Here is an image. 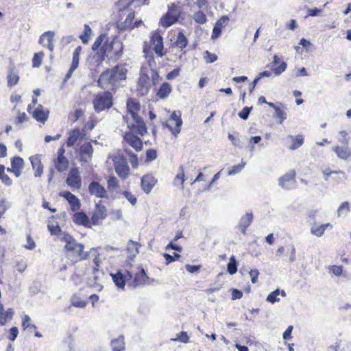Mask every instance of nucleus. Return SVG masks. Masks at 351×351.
Returning <instances> with one entry per match:
<instances>
[{"mask_svg":"<svg viewBox=\"0 0 351 351\" xmlns=\"http://www.w3.org/2000/svg\"><path fill=\"white\" fill-rule=\"evenodd\" d=\"M333 151L342 160H347L351 156V148L348 146H336L333 147Z\"/></svg>","mask_w":351,"mask_h":351,"instance_id":"2f4dec72","label":"nucleus"},{"mask_svg":"<svg viewBox=\"0 0 351 351\" xmlns=\"http://www.w3.org/2000/svg\"><path fill=\"white\" fill-rule=\"evenodd\" d=\"M271 70L275 75L278 76L281 75L287 69V64L284 61H280V58L275 54L274 60L271 62Z\"/></svg>","mask_w":351,"mask_h":351,"instance_id":"6ab92c4d","label":"nucleus"},{"mask_svg":"<svg viewBox=\"0 0 351 351\" xmlns=\"http://www.w3.org/2000/svg\"><path fill=\"white\" fill-rule=\"evenodd\" d=\"M91 35H92V29H91L90 27L88 25L85 24L84 26V31L82 32V34H80L79 38L81 40V41L84 44H85L89 41Z\"/></svg>","mask_w":351,"mask_h":351,"instance_id":"a19ab883","label":"nucleus"},{"mask_svg":"<svg viewBox=\"0 0 351 351\" xmlns=\"http://www.w3.org/2000/svg\"><path fill=\"white\" fill-rule=\"evenodd\" d=\"M127 108L132 119V122L128 123V128L141 136H144L147 131L144 121L137 114L140 110L139 102L134 99H129L127 101Z\"/></svg>","mask_w":351,"mask_h":351,"instance_id":"20e7f679","label":"nucleus"},{"mask_svg":"<svg viewBox=\"0 0 351 351\" xmlns=\"http://www.w3.org/2000/svg\"><path fill=\"white\" fill-rule=\"evenodd\" d=\"M229 21V18L227 16H223L221 17L215 23V26L219 27V29H222L224 27Z\"/></svg>","mask_w":351,"mask_h":351,"instance_id":"338daca9","label":"nucleus"},{"mask_svg":"<svg viewBox=\"0 0 351 351\" xmlns=\"http://www.w3.org/2000/svg\"><path fill=\"white\" fill-rule=\"evenodd\" d=\"M72 219L76 225L82 226L85 228H91L93 226L91 219L84 212H75Z\"/></svg>","mask_w":351,"mask_h":351,"instance_id":"f3484780","label":"nucleus"},{"mask_svg":"<svg viewBox=\"0 0 351 351\" xmlns=\"http://www.w3.org/2000/svg\"><path fill=\"white\" fill-rule=\"evenodd\" d=\"M65 149L64 146H61L58 150V156L53 161V165L56 170L59 172L66 171L69 166V160L65 157Z\"/></svg>","mask_w":351,"mask_h":351,"instance_id":"f8f14e48","label":"nucleus"},{"mask_svg":"<svg viewBox=\"0 0 351 351\" xmlns=\"http://www.w3.org/2000/svg\"><path fill=\"white\" fill-rule=\"evenodd\" d=\"M180 16V11L177 5L172 3L169 6L167 12L160 19V25L163 27H169L174 24Z\"/></svg>","mask_w":351,"mask_h":351,"instance_id":"6e6552de","label":"nucleus"},{"mask_svg":"<svg viewBox=\"0 0 351 351\" xmlns=\"http://www.w3.org/2000/svg\"><path fill=\"white\" fill-rule=\"evenodd\" d=\"M125 198L132 206H135L137 202L136 197L130 191H124L123 192L116 191L112 195V199H123Z\"/></svg>","mask_w":351,"mask_h":351,"instance_id":"a878e982","label":"nucleus"},{"mask_svg":"<svg viewBox=\"0 0 351 351\" xmlns=\"http://www.w3.org/2000/svg\"><path fill=\"white\" fill-rule=\"evenodd\" d=\"M171 90V85L169 83L165 82L160 86L157 93V95L160 99H165L170 94Z\"/></svg>","mask_w":351,"mask_h":351,"instance_id":"4c0bfd02","label":"nucleus"},{"mask_svg":"<svg viewBox=\"0 0 351 351\" xmlns=\"http://www.w3.org/2000/svg\"><path fill=\"white\" fill-rule=\"evenodd\" d=\"M93 106L97 112L110 108V91L106 90L104 93L96 95L94 97Z\"/></svg>","mask_w":351,"mask_h":351,"instance_id":"9d476101","label":"nucleus"},{"mask_svg":"<svg viewBox=\"0 0 351 351\" xmlns=\"http://www.w3.org/2000/svg\"><path fill=\"white\" fill-rule=\"evenodd\" d=\"M18 334H19V330H18V328H17V327H16V326H13V327H12V328L10 329L9 335H8V339H9V340H10L11 341H14L15 340V339L17 337Z\"/></svg>","mask_w":351,"mask_h":351,"instance_id":"774afa93","label":"nucleus"},{"mask_svg":"<svg viewBox=\"0 0 351 351\" xmlns=\"http://www.w3.org/2000/svg\"><path fill=\"white\" fill-rule=\"evenodd\" d=\"M204 58L207 64H210L215 62L218 57L216 54L211 53L208 51H206L204 52Z\"/></svg>","mask_w":351,"mask_h":351,"instance_id":"13d9d810","label":"nucleus"},{"mask_svg":"<svg viewBox=\"0 0 351 351\" xmlns=\"http://www.w3.org/2000/svg\"><path fill=\"white\" fill-rule=\"evenodd\" d=\"M27 117L25 112H18L16 117L14 119V123L16 125L23 123L27 121Z\"/></svg>","mask_w":351,"mask_h":351,"instance_id":"bf43d9fd","label":"nucleus"},{"mask_svg":"<svg viewBox=\"0 0 351 351\" xmlns=\"http://www.w3.org/2000/svg\"><path fill=\"white\" fill-rule=\"evenodd\" d=\"M43 57L44 53L43 51L35 53L32 58V66L39 67L42 64Z\"/></svg>","mask_w":351,"mask_h":351,"instance_id":"603ef678","label":"nucleus"},{"mask_svg":"<svg viewBox=\"0 0 351 351\" xmlns=\"http://www.w3.org/2000/svg\"><path fill=\"white\" fill-rule=\"evenodd\" d=\"M19 82V75L14 67L10 68L7 75L8 86L11 88Z\"/></svg>","mask_w":351,"mask_h":351,"instance_id":"7c9ffc66","label":"nucleus"},{"mask_svg":"<svg viewBox=\"0 0 351 351\" xmlns=\"http://www.w3.org/2000/svg\"><path fill=\"white\" fill-rule=\"evenodd\" d=\"M93 150V147L90 143H84L80 148L82 156L83 157L86 155L88 158H90L92 156Z\"/></svg>","mask_w":351,"mask_h":351,"instance_id":"3c124183","label":"nucleus"},{"mask_svg":"<svg viewBox=\"0 0 351 351\" xmlns=\"http://www.w3.org/2000/svg\"><path fill=\"white\" fill-rule=\"evenodd\" d=\"M5 166L0 165V180L6 186H10L12 184V180L10 176L5 173Z\"/></svg>","mask_w":351,"mask_h":351,"instance_id":"a18cd8bd","label":"nucleus"},{"mask_svg":"<svg viewBox=\"0 0 351 351\" xmlns=\"http://www.w3.org/2000/svg\"><path fill=\"white\" fill-rule=\"evenodd\" d=\"M47 228L52 235H59L62 231L58 223L48 224Z\"/></svg>","mask_w":351,"mask_h":351,"instance_id":"6e6d98bb","label":"nucleus"},{"mask_svg":"<svg viewBox=\"0 0 351 351\" xmlns=\"http://www.w3.org/2000/svg\"><path fill=\"white\" fill-rule=\"evenodd\" d=\"M280 294V290L278 289H276L275 291L270 293L267 297L266 300L271 304H274L276 302L280 301V298H278V296Z\"/></svg>","mask_w":351,"mask_h":351,"instance_id":"864d4df0","label":"nucleus"},{"mask_svg":"<svg viewBox=\"0 0 351 351\" xmlns=\"http://www.w3.org/2000/svg\"><path fill=\"white\" fill-rule=\"evenodd\" d=\"M21 326L24 330L27 329L36 330L37 329L36 326L31 323V318L27 315H24L22 317Z\"/></svg>","mask_w":351,"mask_h":351,"instance_id":"79ce46f5","label":"nucleus"},{"mask_svg":"<svg viewBox=\"0 0 351 351\" xmlns=\"http://www.w3.org/2000/svg\"><path fill=\"white\" fill-rule=\"evenodd\" d=\"M252 221L253 213L252 212L246 213L245 215L241 218L238 228L243 234H246L247 228L252 223Z\"/></svg>","mask_w":351,"mask_h":351,"instance_id":"5701e85b","label":"nucleus"},{"mask_svg":"<svg viewBox=\"0 0 351 351\" xmlns=\"http://www.w3.org/2000/svg\"><path fill=\"white\" fill-rule=\"evenodd\" d=\"M66 182L73 189H80L81 188L82 178L78 168L73 167L70 169Z\"/></svg>","mask_w":351,"mask_h":351,"instance_id":"9b49d317","label":"nucleus"},{"mask_svg":"<svg viewBox=\"0 0 351 351\" xmlns=\"http://www.w3.org/2000/svg\"><path fill=\"white\" fill-rule=\"evenodd\" d=\"M151 44H163V39L158 31L152 33Z\"/></svg>","mask_w":351,"mask_h":351,"instance_id":"5fc2aeb1","label":"nucleus"},{"mask_svg":"<svg viewBox=\"0 0 351 351\" xmlns=\"http://www.w3.org/2000/svg\"><path fill=\"white\" fill-rule=\"evenodd\" d=\"M14 311L8 308L5 311L3 304H0V325L4 326L12 319Z\"/></svg>","mask_w":351,"mask_h":351,"instance_id":"c756f323","label":"nucleus"},{"mask_svg":"<svg viewBox=\"0 0 351 351\" xmlns=\"http://www.w3.org/2000/svg\"><path fill=\"white\" fill-rule=\"evenodd\" d=\"M60 196L66 199L71 206L73 211L78 210L80 208V202L79 199L70 191H65L60 193Z\"/></svg>","mask_w":351,"mask_h":351,"instance_id":"412c9836","label":"nucleus"},{"mask_svg":"<svg viewBox=\"0 0 351 351\" xmlns=\"http://www.w3.org/2000/svg\"><path fill=\"white\" fill-rule=\"evenodd\" d=\"M311 45H296L295 47V50L298 54H300L306 58L308 56L309 51H311Z\"/></svg>","mask_w":351,"mask_h":351,"instance_id":"09e8293b","label":"nucleus"},{"mask_svg":"<svg viewBox=\"0 0 351 351\" xmlns=\"http://www.w3.org/2000/svg\"><path fill=\"white\" fill-rule=\"evenodd\" d=\"M127 72L125 64H118L111 69V90L125 85Z\"/></svg>","mask_w":351,"mask_h":351,"instance_id":"423d86ee","label":"nucleus"},{"mask_svg":"<svg viewBox=\"0 0 351 351\" xmlns=\"http://www.w3.org/2000/svg\"><path fill=\"white\" fill-rule=\"evenodd\" d=\"M65 242L64 251L66 257L73 263L86 260L89 253L84 251V244L77 242L70 234L64 233L60 239Z\"/></svg>","mask_w":351,"mask_h":351,"instance_id":"f03ea898","label":"nucleus"},{"mask_svg":"<svg viewBox=\"0 0 351 351\" xmlns=\"http://www.w3.org/2000/svg\"><path fill=\"white\" fill-rule=\"evenodd\" d=\"M328 227L332 228L329 223L322 225L313 224L311 228V232L317 237H322Z\"/></svg>","mask_w":351,"mask_h":351,"instance_id":"c9c22d12","label":"nucleus"},{"mask_svg":"<svg viewBox=\"0 0 351 351\" xmlns=\"http://www.w3.org/2000/svg\"><path fill=\"white\" fill-rule=\"evenodd\" d=\"M81 52H82V47L80 45H79L73 52L71 65L70 69H69L68 72L65 75V77L64 79V80L65 82L71 78V75H73V71L78 67L79 60H80V54L81 53Z\"/></svg>","mask_w":351,"mask_h":351,"instance_id":"dca6fc26","label":"nucleus"},{"mask_svg":"<svg viewBox=\"0 0 351 351\" xmlns=\"http://www.w3.org/2000/svg\"><path fill=\"white\" fill-rule=\"evenodd\" d=\"M94 263L95 266L94 267H87L85 271L82 274V276L85 280L86 285L89 287L95 288L97 291H101L102 287L97 282L99 279V266L100 259L98 256H95L94 258Z\"/></svg>","mask_w":351,"mask_h":351,"instance_id":"39448f33","label":"nucleus"},{"mask_svg":"<svg viewBox=\"0 0 351 351\" xmlns=\"http://www.w3.org/2000/svg\"><path fill=\"white\" fill-rule=\"evenodd\" d=\"M165 126L169 128L172 134L176 137L180 132V128L182 125V120L181 119V112L180 110L174 111L168 122H166Z\"/></svg>","mask_w":351,"mask_h":351,"instance_id":"1a4fd4ad","label":"nucleus"},{"mask_svg":"<svg viewBox=\"0 0 351 351\" xmlns=\"http://www.w3.org/2000/svg\"><path fill=\"white\" fill-rule=\"evenodd\" d=\"M245 165H246V162L242 161L241 164L233 166L231 168V169L229 170L228 175L229 176H233V175H235V174L241 172V170L243 169V167H245Z\"/></svg>","mask_w":351,"mask_h":351,"instance_id":"052dcab7","label":"nucleus"},{"mask_svg":"<svg viewBox=\"0 0 351 351\" xmlns=\"http://www.w3.org/2000/svg\"><path fill=\"white\" fill-rule=\"evenodd\" d=\"M111 347L112 351L125 350V342L123 336H119L117 339L111 341Z\"/></svg>","mask_w":351,"mask_h":351,"instance_id":"e433bc0d","label":"nucleus"},{"mask_svg":"<svg viewBox=\"0 0 351 351\" xmlns=\"http://www.w3.org/2000/svg\"><path fill=\"white\" fill-rule=\"evenodd\" d=\"M81 136V132L79 129L76 128L71 131L69 136L67 138V145L71 147L73 146Z\"/></svg>","mask_w":351,"mask_h":351,"instance_id":"ea45409f","label":"nucleus"},{"mask_svg":"<svg viewBox=\"0 0 351 351\" xmlns=\"http://www.w3.org/2000/svg\"><path fill=\"white\" fill-rule=\"evenodd\" d=\"M11 167L7 168V171L14 173L19 178L22 173V171L25 166L24 160L20 156H14L10 159Z\"/></svg>","mask_w":351,"mask_h":351,"instance_id":"ddd939ff","label":"nucleus"},{"mask_svg":"<svg viewBox=\"0 0 351 351\" xmlns=\"http://www.w3.org/2000/svg\"><path fill=\"white\" fill-rule=\"evenodd\" d=\"M141 246V245L136 242L132 240H130L127 245V252L128 254V258L131 259L132 261L134 260V258L137 256V254L139 253V247Z\"/></svg>","mask_w":351,"mask_h":351,"instance_id":"c85d7f7f","label":"nucleus"},{"mask_svg":"<svg viewBox=\"0 0 351 351\" xmlns=\"http://www.w3.org/2000/svg\"><path fill=\"white\" fill-rule=\"evenodd\" d=\"M350 211V206L348 202H344L340 204L339 206L337 213V216L339 217L342 215H347Z\"/></svg>","mask_w":351,"mask_h":351,"instance_id":"49530a36","label":"nucleus"},{"mask_svg":"<svg viewBox=\"0 0 351 351\" xmlns=\"http://www.w3.org/2000/svg\"><path fill=\"white\" fill-rule=\"evenodd\" d=\"M252 110V106L247 107L245 106L243 108V110L239 112V117L243 120H247L249 117V114Z\"/></svg>","mask_w":351,"mask_h":351,"instance_id":"e2e57ef3","label":"nucleus"},{"mask_svg":"<svg viewBox=\"0 0 351 351\" xmlns=\"http://www.w3.org/2000/svg\"><path fill=\"white\" fill-rule=\"evenodd\" d=\"M98 86L103 89H106L110 86V71L109 69H106L103 72L97 81Z\"/></svg>","mask_w":351,"mask_h":351,"instance_id":"473e14b6","label":"nucleus"},{"mask_svg":"<svg viewBox=\"0 0 351 351\" xmlns=\"http://www.w3.org/2000/svg\"><path fill=\"white\" fill-rule=\"evenodd\" d=\"M85 298L86 295L82 297L79 293L73 294L71 299L72 306L77 308H84L87 304Z\"/></svg>","mask_w":351,"mask_h":351,"instance_id":"72a5a7b5","label":"nucleus"},{"mask_svg":"<svg viewBox=\"0 0 351 351\" xmlns=\"http://www.w3.org/2000/svg\"><path fill=\"white\" fill-rule=\"evenodd\" d=\"M291 138L293 140V144L289 147V149L291 150H295L299 148L304 143V138L301 135H298L295 137L291 136Z\"/></svg>","mask_w":351,"mask_h":351,"instance_id":"8fccbe9b","label":"nucleus"},{"mask_svg":"<svg viewBox=\"0 0 351 351\" xmlns=\"http://www.w3.org/2000/svg\"><path fill=\"white\" fill-rule=\"evenodd\" d=\"M29 160L32 164V167L34 170V176L36 177H40L43 172V165L41 162V160L38 155L32 156L29 158Z\"/></svg>","mask_w":351,"mask_h":351,"instance_id":"bb28decb","label":"nucleus"},{"mask_svg":"<svg viewBox=\"0 0 351 351\" xmlns=\"http://www.w3.org/2000/svg\"><path fill=\"white\" fill-rule=\"evenodd\" d=\"M49 111L45 110L42 105H38L34 110L32 117L38 122L44 123L49 117Z\"/></svg>","mask_w":351,"mask_h":351,"instance_id":"cd10ccee","label":"nucleus"},{"mask_svg":"<svg viewBox=\"0 0 351 351\" xmlns=\"http://www.w3.org/2000/svg\"><path fill=\"white\" fill-rule=\"evenodd\" d=\"M195 21L199 24H204L206 22V17L204 13L202 11L195 12L193 15Z\"/></svg>","mask_w":351,"mask_h":351,"instance_id":"4d7b16f0","label":"nucleus"},{"mask_svg":"<svg viewBox=\"0 0 351 351\" xmlns=\"http://www.w3.org/2000/svg\"><path fill=\"white\" fill-rule=\"evenodd\" d=\"M124 141H126L132 147H133L136 152H139L143 148L142 140L135 136L132 132H125L123 136Z\"/></svg>","mask_w":351,"mask_h":351,"instance_id":"2eb2a0df","label":"nucleus"},{"mask_svg":"<svg viewBox=\"0 0 351 351\" xmlns=\"http://www.w3.org/2000/svg\"><path fill=\"white\" fill-rule=\"evenodd\" d=\"M156 178L149 174L143 176L141 178V187L145 193H149L156 184Z\"/></svg>","mask_w":351,"mask_h":351,"instance_id":"4be33fe9","label":"nucleus"},{"mask_svg":"<svg viewBox=\"0 0 351 351\" xmlns=\"http://www.w3.org/2000/svg\"><path fill=\"white\" fill-rule=\"evenodd\" d=\"M184 180H185V179H184V168H183V166H180L179 167V173L176 176L174 181H173V184L176 186L180 185V188L182 189Z\"/></svg>","mask_w":351,"mask_h":351,"instance_id":"c03bdc74","label":"nucleus"},{"mask_svg":"<svg viewBox=\"0 0 351 351\" xmlns=\"http://www.w3.org/2000/svg\"><path fill=\"white\" fill-rule=\"evenodd\" d=\"M114 170L122 180L126 179L130 175V167L128 161L122 153L118 152L112 157Z\"/></svg>","mask_w":351,"mask_h":351,"instance_id":"0eeeda50","label":"nucleus"},{"mask_svg":"<svg viewBox=\"0 0 351 351\" xmlns=\"http://www.w3.org/2000/svg\"><path fill=\"white\" fill-rule=\"evenodd\" d=\"M139 1H128V0H120L117 5V9L119 12V20L117 23V29L119 32V35L114 36L111 44H122L123 39L125 38V34L122 35L125 31H129L134 27H138L142 23L141 21H136L134 23H132L134 19V12L130 8L132 3H135L136 5H139Z\"/></svg>","mask_w":351,"mask_h":351,"instance_id":"f257e3e1","label":"nucleus"},{"mask_svg":"<svg viewBox=\"0 0 351 351\" xmlns=\"http://www.w3.org/2000/svg\"><path fill=\"white\" fill-rule=\"evenodd\" d=\"M88 191L91 195H95L97 197L104 198L107 197V191L103 186L97 182H92L88 186Z\"/></svg>","mask_w":351,"mask_h":351,"instance_id":"a211bd4d","label":"nucleus"},{"mask_svg":"<svg viewBox=\"0 0 351 351\" xmlns=\"http://www.w3.org/2000/svg\"><path fill=\"white\" fill-rule=\"evenodd\" d=\"M275 113L276 117L279 119V123H282L287 119V112L279 107L276 108L275 110Z\"/></svg>","mask_w":351,"mask_h":351,"instance_id":"0e129e2a","label":"nucleus"},{"mask_svg":"<svg viewBox=\"0 0 351 351\" xmlns=\"http://www.w3.org/2000/svg\"><path fill=\"white\" fill-rule=\"evenodd\" d=\"M148 280L149 277L147 276L145 270L142 268L135 274L134 280L132 282V286L133 287L144 286L147 284Z\"/></svg>","mask_w":351,"mask_h":351,"instance_id":"b1692460","label":"nucleus"},{"mask_svg":"<svg viewBox=\"0 0 351 351\" xmlns=\"http://www.w3.org/2000/svg\"><path fill=\"white\" fill-rule=\"evenodd\" d=\"M159 75L156 70L143 66L138 80L136 91L138 95H147L152 85L158 82Z\"/></svg>","mask_w":351,"mask_h":351,"instance_id":"7ed1b4c3","label":"nucleus"},{"mask_svg":"<svg viewBox=\"0 0 351 351\" xmlns=\"http://www.w3.org/2000/svg\"><path fill=\"white\" fill-rule=\"evenodd\" d=\"M124 152L129 157V161L133 169H136L138 166V159L137 155L132 152L130 149H125Z\"/></svg>","mask_w":351,"mask_h":351,"instance_id":"37998d69","label":"nucleus"},{"mask_svg":"<svg viewBox=\"0 0 351 351\" xmlns=\"http://www.w3.org/2000/svg\"><path fill=\"white\" fill-rule=\"evenodd\" d=\"M55 33L53 31H47L43 33L39 38V44H51L53 41Z\"/></svg>","mask_w":351,"mask_h":351,"instance_id":"58836bf2","label":"nucleus"},{"mask_svg":"<svg viewBox=\"0 0 351 351\" xmlns=\"http://www.w3.org/2000/svg\"><path fill=\"white\" fill-rule=\"evenodd\" d=\"M106 215V208L104 205H103L102 201L100 200L96 204L95 208L90 217L93 225L99 224L101 220L104 219Z\"/></svg>","mask_w":351,"mask_h":351,"instance_id":"4468645a","label":"nucleus"},{"mask_svg":"<svg viewBox=\"0 0 351 351\" xmlns=\"http://www.w3.org/2000/svg\"><path fill=\"white\" fill-rule=\"evenodd\" d=\"M189 336L186 333V332L182 331L179 334L177 335V337L174 339H171L172 341H180L182 343H187L189 341Z\"/></svg>","mask_w":351,"mask_h":351,"instance_id":"680f3d73","label":"nucleus"},{"mask_svg":"<svg viewBox=\"0 0 351 351\" xmlns=\"http://www.w3.org/2000/svg\"><path fill=\"white\" fill-rule=\"evenodd\" d=\"M227 270L231 275L234 274L237 271V263L234 256H232L227 265Z\"/></svg>","mask_w":351,"mask_h":351,"instance_id":"de8ad7c7","label":"nucleus"},{"mask_svg":"<svg viewBox=\"0 0 351 351\" xmlns=\"http://www.w3.org/2000/svg\"><path fill=\"white\" fill-rule=\"evenodd\" d=\"M295 182V173L294 171L286 173L279 179V185L287 190L292 188Z\"/></svg>","mask_w":351,"mask_h":351,"instance_id":"aec40b11","label":"nucleus"},{"mask_svg":"<svg viewBox=\"0 0 351 351\" xmlns=\"http://www.w3.org/2000/svg\"><path fill=\"white\" fill-rule=\"evenodd\" d=\"M261 141V137L260 136H252L250 139L249 142V147L250 152H253L255 149V144H258Z\"/></svg>","mask_w":351,"mask_h":351,"instance_id":"69168bd1","label":"nucleus"},{"mask_svg":"<svg viewBox=\"0 0 351 351\" xmlns=\"http://www.w3.org/2000/svg\"><path fill=\"white\" fill-rule=\"evenodd\" d=\"M107 45H93L92 49L96 51L93 56V59L97 62V65H99L105 59Z\"/></svg>","mask_w":351,"mask_h":351,"instance_id":"393cba45","label":"nucleus"},{"mask_svg":"<svg viewBox=\"0 0 351 351\" xmlns=\"http://www.w3.org/2000/svg\"><path fill=\"white\" fill-rule=\"evenodd\" d=\"M111 278L116 287L119 289H123L125 285V277L120 271L115 274H111Z\"/></svg>","mask_w":351,"mask_h":351,"instance_id":"f704fd0d","label":"nucleus"}]
</instances>
